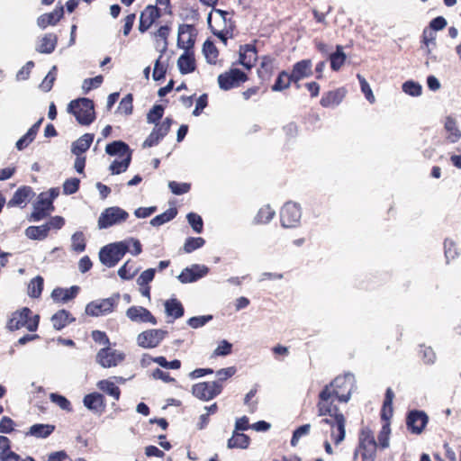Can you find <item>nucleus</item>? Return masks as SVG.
Returning a JSON list of instances; mask_svg holds the SVG:
<instances>
[{"label":"nucleus","instance_id":"obj_1","mask_svg":"<svg viewBox=\"0 0 461 461\" xmlns=\"http://www.w3.org/2000/svg\"><path fill=\"white\" fill-rule=\"evenodd\" d=\"M214 23H212V13L209 14L207 21L212 34L216 36L224 45L228 40L234 37L236 23L233 20V13L221 9H214Z\"/></svg>","mask_w":461,"mask_h":461},{"label":"nucleus","instance_id":"obj_2","mask_svg":"<svg viewBox=\"0 0 461 461\" xmlns=\"http://www.w3.org/2000/svg\"><path fill=\"white\" fill-rule=\"evenodd\" d=\"M68 111L82 125H89L95 120V104L88 98L72 100L68 104Z\"/></svg>","mask_w":461,"mask_h":461},{"label":"nucleus","instance_id":"obj_3","mask_svg":"<svg viewBox=\"0 0 461 461\" xmlns=\"http://www.w3.org/2000/svg\"><path fill=\"white\" fill-rule=\"evenodd\" d=\"M355 376L348 373L344 375L337 376L330 384L325 387H330V392L336 396L337 401L347 402L349 401L351 393L355 387Z\"/></svg>","mask_w":461,"mask_h":461},{"label":"nucleus","instance_id":"obj_4","mask_svg":"<svg viewBox=\"0 0 461 461\" xmlns=\"http://www.w3.org/2000/svg\"><path fill=\"white\" fill-rule=\"evenodd\" d=\"M39 321V315L32 316L31 310L24 307L13 313L12 317L8 321L7 328L10 330H16L25 327L29 331H35L38 328Z\"/></svg>","mask_w":461,"mask_h":461},{"label":"nucleus","instance_id":"obj_5","mask_svg":"<svg viewBox=\"0 0 461 461\" xmlns=\"http://www.w3.org/2000/svg\"><path fill=\"white\" fill-rule=\"evenodd\" d=\"M377 444L372 431L368 428H363L359 434L358 447L354 454L357 458L361 454L363 461H375Z\"/></svg>","mask_w":461,"mask_h":461},{"label":"nucleus","instance_id":"obj_6","mask_svg":"<svg viewBox=\"0 0 461 461\" xmlns=\"http://www.w3.org/2000/svg\"><path fill=\"white\" fill-rule=\"evenodd\" d=\"M127 253V247L124 243L114 242L103 247L99 251L100 262L107 267H113Z\"/></svg>","mask_w":461,"mask_h":461},{"label":"nucleus","instance_id":"obj_7","mask_svg":"<svg viewBox=\"0 0 461 461\" xmlns=\"http://www.w3.org/2000/svg\"><path fill=\"white\" fill-rule=\"evenodd\" d=\"M248 80V74L237 68H230L220 74L217 78L219 87L224 91L240 87Z\"/></svg>","mask_w":461,"mask_h":461},{"label":"nucleus","instance_id":"obj_8","mask_svg":"<svg viewBox=\"0 0 461 461\" xmlns=\"http://www.w3.org/2000/svg\"><path fill=\"white\" fill-rule=\"evenodd\" d=\"M120 301V294H113L109 298L99 299L86 304V313L89 316L98 317L107 315L113 312Z\"/></svg>","mask_w":461,"mask_h":461},{"label":"nucleus","instance_id":"obj_9","mask_svg":"<svg viewBox=\"0 0 461 461\" xmlns=\"http://www.w3.org/2000/svg\"><path fill=\"white\" fill-rule=\"evenodd\" d=\"M330 387H324L320 393L319 402L317 404L319 416H329V419H334L336 415H343L338 411L337 406L334 404L337 400L336 396L330 393Z\"/></svg>","mask_w":461,"mask_h":461},{"label":"nucleus","instance_id":"obj_10","mask_svg":"<svg viewBox=\"0 0 461 461\" xmlns=\"http://www.w3.org/2000/svg\"><path fill=\"white\" fill-rule=\"evenodd\" d=\"M222 391V384L219 381L203 382L193 385L192 393L203 401H210L219 395Z\"/></svg>","mask_w":461,"mask_h":461},{"label":"nucleus","instance_id":"obj_11","mask_svg":"<svg viewBox=\"0 0 461 461\" xmlns=\"http://www.w3.org/2000/svg\"><path fill=\"white\" fill-rule=\"evenodd\" d=\"M173 119L170 117L165 118L161 122L155 123V126L149 135L144 140L143 148H151L159 143V141L167 135L170 131Z\"/></svg>","mask_w":461,"mask_h":461},{"label":"nucleus","instance_id":"obj_12","mask_svg":"<svg viewBox=\"0 0 461 461\" xmlns=\"http://www.w3.org/2000/svg\"><path fill=\"white\" fill-rule=\"evenodd\" d=\"M128 217V213L119 207L107 208L101 213L98 219L99 229H106L114 224H119L124 221Z\"/></svg>","mask_w":461,"mask_h":461},{"label":"nucleus","instance_id":"obj_13","mask_svg":"<svg viewBox=\"0 0 461 461\" xmlns=\"http://www.w3.org/2000/svg\"><path fill=\"white\" fill-rule=\"evenodd\" d=\"M125 358V354L116 349H111L109 347L101 348L96 354V362L104 368H110L118 366Z\"/></svg>","mask_w":461,"mask_h":461},{"label":"nucleus","instance_id":"obj_14","mask_svg":"<svg viewBox=\"0 0 461 461\" xmlns=\"http://www.w3.org/2000/svg\"><path fill=\"white\" fill-rule=\"evenodd\" d=\"M258 59L256 41L253 43L240 45L239 48L238 63L248 70H250Z\"/></svg>","mask_w":461,"mask_h":461},{"label":"nucleus","instance_id":"obj_15","mask_svg":"<svg viewBox=\"0 0 461 461\" xmlns=\"http://www.w3.org/2000/svg\"><path fill=\"white\" fill-rule=\"evenodd\" d=\"M276 68V59L271 55H263L259 58L257 75L261 83L271 80Z\"/></svg>","mask_w":461,"mask_h":461},{"label":"nucleus","instance_id":"obj_16","mask_svg":"<svg viewBox=\"0 0 461 461\" xmlns=\"http://www.w3.org/2000/svg\"><path fill=\"white\" fill-rule=\"evenodd\" d=\"M166 332L162 330H148L137 336V344L143 348L158 347L163 340Z\"/></svg>","mask_w":461,"mask_h":461},{"label":"nucleus","instance_id":"obj_17","mask_svg":"<svg viewBox=\"0 0 461 461\" xmlns=\"http://www.w3.org/2000/svg\"><path fill=\"white\" fill-rule=\"evenodd\" d=\"M312 61L310 59H301L292 67L291 75L296 88H300L301 80L312 77Z\"/></svg>","mask_w":461,"mask_h":461},{"label":"nucleus","instance_id":"obj_18","mask_svg":"<svg viewBox=\"0 0 461 461\" xmlns=\"http://www.w3.org/2000/svg\"><path fill=\"white\" fill-rule=\"evenodd\" d=\"M301 209L298 203H285L280 211L282 226L291 228L300 221Z\"/></svg>","mask_w":461,"mask_h":461},{"label":"nucleus","instance_id":"obj_19","mask_svg":"<svg viewBox=\"0 0 461 461\" xmlns=\"http://www.w3.org/2000/svg\"><path fill=\"white\" fill-rule=\"evenodd\" d=\"M196 39V32L194 25L181 24L178 28L177 44L185 51H192Z\"/></svg>","mask_w":461,"mask_h":461},{"label":"nucleus","instance_id":"obj_20","mask_svg":"<svg viewBox=\"0 0 461 461\" xmlns=\"http://www.w3.org/2000/svg\"><path fill=\"white\" fill-rule=\"evenodd\" d=\"M321 423L330 426V436L336 445L340 444L344 440L346 436V420L343 415H336L334 419L325 418L321 420Z\"/></svg>","mask_w":461,"mask_h":461},{"label":"nucleus","instance_id":"obj_21","mask_svg":"<svg viewBox=\"0 0 461 461\" xmlns=\"http://www.w3.org/2000/svg\"><path fill=\"white\" fill-rule=\"evenodd\" d=\"M160 16L161 12L157 5H147L140 15L139 31L141 33L146 32Z\"/></svg>","mask_w":461,"mask_h":461},{"label":"nucleus","instance_id":"obj_22","mask_svg":"<svg viewBox=\"0 0 461 461\" xmlns=\"http://www.w3.org/2000/svg\"><path fill=\"white\" fill-rule=\"evenodd\" d=\"M208 271L209 268L203 265H193L185 268L177 278L183 284L192 283L204 276Z\"/></svg>","mask_w":461,"mask_h":461},{"label":"nucleus","instance_id":"obj_23","mask_svg":"<svg viewBox=\"0 0 461 461\" xmlns=\"http://www.w3.org/2000/svg\"><path fill=\"white\" fill-rule=\"evenodd\" d=\"M348 91L345 87H339L324 93L320 100V104L324 108L339 105L346 97Z\"/></svg>","mask_w":461,"mask_h":461},{"label":"nucleus","instance_id":"obj_24","mask_svg":"<svg viewBox=\"0 0 461 461\" xmlns=\"http://www.w3.org/2000/svg\"><path fill=\"white\" fill-rule=\"evenodd\" d=\"M126 316L134 322H149L156 324L157 320L151 312L141 306H131L126 311Z\"/></svg>","mask_w":461,"mask_h":461},{"label":"nucleus","instance_id":"obj_25","mask_svg":"<svg viewBox=\"0 0 461 461\" xmlns=\"http://www.w3.org/2000/svg\"><path fill=\"white\" fill-rule=\"evenodd\" d=\"M64 16V7L58 5L50 13H45L37 19V24L40 28L45 29L48 26L56 25Z\"/></svg>","mask_w":461,"mask_h":461},{"label":"nucleus","instance_id":"obj_26","mask_svg":"<svg viewBox=\"0 0 461 461\" xmlns=\"http://www.w3.org/2000/svg\"><path fill=\"white\" fill-rule=\"evenodd\" d=\"M428 422V417L423 411H411L407 417L408 429L415 434H420Z\"/></svg>","mask_w":461,"mask_h":461},{"label":"nucleus","instance_id":"obj_27","mask_svg":"<svg viewBox=\"0 0 461 461\" xmlns=\"http://www.w3.org/2000/svg\"><path fill=\"white\" fill-rule=\"evenodd\" d=\"M83 403L89 411L100 412L104 408V398L101 393H92L84 397Z\"/></svg>","mask_w":461,"mask_h":461},{"label":"nucleus","instance_id":"obj_28","mask_svg":"<svg viewBox=\"0 0 461 461\" xmlns=\"http://www.w3.org/2000/svg\"><path fill=\"white\" fill-rule=\"evenodd\" d=\"M177 66L181 74L185 75L195 70V59L193 51H185L177 60Z\"/></svg>","mask_w":461,"mask_h":461},{"label":"nucleus","instance_id":"obj_29","mask_svg":"<svg viewBox=\"0 0 461 461\" xmlns=\"http://www.w3.org/2000/svg\"><path fill=\"white\" fill-rule=\"evenodd\" d=\"M294 84V78L291 73H288L286 70H281L271 86V90L273 92H284Z\"/></svg>","mask_w":461,"mask_h":461},{"label":"nucleus","instance_id":"obj_30","mask_svg":"<svg viewBox=\"0 0 461 461\" xmlns=\"http://www.w3.org/2000/svg\"><path fill=\"white\" fill-rule=\"evenodd\" d=\"M58 43V36L55 33H47L40 41L36 50L42 54L52 53Z\"/></svg>","mask_w":461,"mask_h":461},{"label":"nucleus","instance_id":"obj_31","mask_svg":"<svg viewBox=\"0 0 461 461\" xmlns=\"http://www.w3.org/2000/svg\"><path fill=\"white\" fill-rule=\"evenodd\" d=\"M79 291V287L77 285L71 286L70 288H56L51 293V298L55 302L66 303L76 297Z\"/></svg>","mask_w":461,"mask_h":461},{"label":"nucleus","instance_id":"obj_32","mask_svg":"<svg viewBox=\"0 0 461 461\" xmlns=\"http://www.w3.org/2000/svg\"><path fill=\"white\" fill-rule=\"evenodd\" d=\"M53 211V203H34L33 211L29 220L32 221H39L49 216Z\"/></svg>","mask_w":461,"mask_h":461},{"label":"nucleus","instance_id":"obj_33","mask_svg":"<svg viewBox=\"0 0 461 461\" xmlns=\"http://www.w3.org/2000/svg\"><path fill=\"white\" fill-rule=\"evenodd\" d=\"M105 152L110 156L118 155L119 158H123L127 156V154H131V150L128 144L122 140H114L107 144L105 147Z\"/></svg>","mask_w":461,"mask_h":461},{"label":"nucleus","instance_id":"obj_34","mask_svg":"<svg viewBox=\"0 0 461 461\" xmlns=\"http://www.w3.org/2000/svg\"><path fill=\"white\" fill-rule=\"evenodd\" d=\"M94 140V134L85 133L72 144V152L78 156L86 152Z\"/></svg>","mask_w":461,"mask_h":461},{"label":"nucleus","instance_id":"obj_35","mask_svg":"<svg viewBox=\"0 0 461 461\" xmlns=\"http://www.w3.org/2000/svg\"><path fill=\"white\" fill-rule=\"evenodd\" d=\"M444 128L447 131V140L455 143L461 138V131L456 126V122L454 118L448 116L446 118Z\"/></svg>","mask_w":461,"mask_h":461},{"label":"nucleus","instance_id":"obj_36","mask_svg":"<svg viewBox=\"0 0 461 461\" xmlns=\"http://www.w3.org/2000/svg\"><path fill=\"white\" fill-rule=\"evenodd\" d=\"M165 312L167 316L178 319L184 315V307L176 298L167 300L164 303Z\"/></svg>","mask_w":461,"mask_h":461},{"label":"nucleus","instance_id":"obj_37","mask_svg":"<svg viewBox=\"0 0 461 461\" xmlns=\"http://www.w3.org/2000/svg\"><path fill=\"white\" fill-rule=\"evenodd\" d=\"M50 226L45 224L41 226H30L25 230V235L28 239L33 240H42L48 237Z\"/></svg>","mask_w":461,"mask_h":461},{"label":"nucleus","instance_id":"obj_38","mask_svg":"<svg viewBox=\"0 0 461 461\" xmlns=\"http://www.w3.org/2000/svg\"><path fill=\"white\" fill-rule=\"evenodd\" d=\"M75 319L72 318L68 312L65 310H60L58 312H56L52 318L51 322L53 327L59 330L66 327L68 323L73 321Z\"/></svg>","mask_w":461,"mask_h":461},{"label":"nucleus","instance_id":"obj_39","mask_svg":"<svg viewBox=\"0 0 461 461\" xmlns=\"http://www.w3.org/2000/svg\"><path fill=\"white\" fill-rule=\"evenodd\" d=\"M249 444V438L247 435L234 430L231 438L228 440L227 447L229 448H247Z\"/></svg>","mask_w":461,"mask_h":461},{"label":"nucleus","instance_id":"obj_40","mask_svg":"<svg viewBox=\"0 0 461 461\" xmlns=\"http://www.w3.org/2000/svg\"><path fill=\"white\" fill-rule=\"evenodd\" d=\"M346 54L340 45H337L336 51L330 56V68L333 71H339L346 61Z\"/></svg>","mask_w":461,"mask_h":461},{"label":"nucleus","instance_id":"obj_41","mask_svg":"<svg viewBox=\"0 0 461 461\" xmlns=\"http://www.w3.org/2000/svg\"><path fill=\"white\" fill-rule=\"evenodd\" d=\"M97 387L101 391L104 392L108 395L112 396L114 400L118 401L120 398L121 391L118 386L114 384L113 382L104 379L101 380L97 383Z\"/></svg>","mask_w":461,"mask_h":461},{"label":"nucleus","instance_id":"obj_42","mask_svg":"<svg viewBox=\"0 0 461 461\" xmlns=\"http://www.w3.org/2000/svg\"><path fill=\"white\" fill-rule=\"evenodd\" d=\"M54 430V426L49 424H34L30 428L28 435L39 438H47Z\"/></svg>","mask_w":461,"mask_h":461},{"label":"nucleus","instance_id":"obj_43","mask_svg":"<svg viewBox=\"0 0 461 461\" xmlns=\"http://www.w3.org/2000/svg\"><path fill=\"white\" fill-rule=\"evenodd\" d=\"M35 196L32 188L28 185H23L17 189L14 197L9 202H31Z\"/></svg>","mask_w":461,"mask_h":461},{"label":"nucleus","instance_id":"obj_44","mask_svg":"<svg viewBox=\"0 0 461 461\" xmlns=\"http://www.w3.org/2000/svg\"><path fill=\"white\" fill-rule=\"evenodd\" d=\"M276 214V211L270 206L269 203H266L258 210L255 221L257 223H267L270 221Z\"/></svg>","mask_w":461,"mask_h":461},{"label":"nucleus","instance_id":"obj_45","mask_svg":"<svg viewBox=\"0 0 461 461\" xmlns=\"http://www.w3.org/2000/svg\"><path fill=\"white\" fill-rule=\"evenodd\" d=\"M139 268L135 263L128 260L118 270L119 276L123 280H130L135 276Z\"/></svg>","mask_w":461,"mask_h":461},{"label":"nucleus","instance_id":"obj_46","mask_svg":"<svg viewBox=\"0 0 461 461\" xmlns=\"http://www.w3.org/2000/svg\"><path fill=\"white\" fill-rule=\"evenodd\" d=\"M120 158V160L114 159L110 165V170L112 174L117 175L125 172L131 161V154H127V156Z\"/></svg>","mask_w":461,"mask_h":461},{"label":"nucleus","instance_id":"obj_47","mask_svg":"<svg viewBox=\"0 0 461 461\" xmlns=\"http://www.w3.org/2000/svg\"><path fill=\"white\" fill-rule=\"evenodd\" d=\"M43 289V278L40 276L32 278L28 285V295L32 298L41 296Z\"/></svg>","mask_w":461,"mask_h":461},{"label":"nucleus","instance_id":"obj_48","mask_svg":"<svg viewBox=\"0 0 461 461\" xmlns=\"http://www.w3.org/2000/svg\"><path fill=\"white\" fill-rule=\"evenodd\" d=\"M203 51L209 63H216L219 56V51L212 41L209 40L205 41L203 46Z\"/></svg>","mask_w":461,"mask_h":461},{"label":"nucleus","instance_id":"obj_49","mask_svg":"<svg viewBox=\"0 0 461 461\" xmlns=\"http://www.w3.org/2000/svg\"><path fill=\"white\" fill-rule=\"evenodd\" d=\"M176 208H169L165 212L157 215L150 221V224L152 226H160L170 220H172L176 215Z\"/></svg>","mask_w":461,"mask_h":461},{"label":"nucleus","instance_id":"obj_50","mask_svg":"<svg viewBox=\"0 0 461 461\" xmlns=\"http://www.w3.org/2000/svg\"><path fill=\"white\" fill-rule=\"evenodd\" d=\"M71 249L76 252H83L86 249V239L82 231H76L71 237Z\"/></svg>","mask_w":461,"mask_h":461},{"label":"nucleus","instance_id":"obj_51","mask_svg":"<svg viewBox=\"0 0 461 461\" xmlns=\"http://www.w3.org/2000/svg\"><path fill=\"white\" fill-rule=\"evenodd\" d=\"M357 77L359 81L361 92L364 94L366 99L370 103L374 104L375 102V97L373 94V91L368 84V82L366 80V78L360 75L357 74Z\"/></svg>","mask_w":461,"mask_h":461},{"label":"nucleus","instance_id":"obj_52","mask_svg":"<svg viewBox=\"0 0 461 461\" xmlns=\"http://www.w3.org/2000/svg\"><path fill=\"white\" fill-rule=\"evenodd\" d=\"M164 106L161 104H155L147 114V122L149 123L160 122V119L164 115Z\"/></svg>","mask_w":461,"mask_h":461},{"label":"nucleus","instance_id":"obj_53","mask_svg":"<svg viewBox=\"0 0 461 461\" xmlns=\"http://www.w3.org/2000/svg\"><path fill=\"white\" fill-rule=\"evenodd\" d=\"M133 97L131 94L126 95L120 102L118 111L126 115L132 113L133 110Z\"/></svg>","mask_w":461,"mask_h":461},{"label":"nucleus","instance_id":"obj_54","mask_svg":"<svg viewBox=\"0 0 461 461\" xmlns=\"http://www.w3.org/2000/svg\"><path fill=\"white\" fill-rule=\"evenodd\" d=\"M50 399L52 402L56 403L60 409L67 411H72L70 402L63 395L52 393L50 394Z\"/></svg>","mask_w":461,"mask_h":461},{"label":"nucleus","instance_id":"obj_55","mask_svg":"<svg viewBox=\"0 0 461 461\" xmlns=\"http://www.w3.org/2000/svg\"><path fill=\"white\" fill-rule=\"evenodd\" d=\"M204 240L201 237L189 238L185 240L184 249L186 253H191L194 250L202 248L204 245Z\"/></svg>","mask_w":461,"mask_h":461},{"label":"nucleus","instance_id":"obj_56","mask_svg":"<svg viewBox=\"0 0 461 461\" xmlns=\"http://www.w3.org/2000/svg\"><path fill=\"white\" fill-rule=\"evenodd\" d=\"M56 66L52 67V68L50 70V72L46 75L44 79L42 80L41 84V88L44 92H49L51 90L54 81L56 80Z\"/></svg>","mask_w":461,"mask_h":461},{"label":"nucleus","instance_id":"obj_57","mask_svg":"<svg viewBox=\"0 0 461 461\" xmlns=\"http://www.w3.org/2000/svg\"><path fill=\"white\" fill-rule=\"evenodd\" d=\"M121 243H124L127 247V252H130L133 256H137L142 251L140 242L134 238L124 240L121 241Z\"/></svg>","mask_w":461,"mask_h":461},{"label":"nucleus","instance_id":"obj_58","mask_svg":"<svg viewBox=\"0 0 461 461\" xmlns=\"http://www.w3.org/2000/svg\"><path fill=\"white\" fill-rule=\"evenodd\" d=\"M232 344L229 341L223 339L220 341L217 348L214 349L212 356L213 357H225L231 353Z\"/></svg>","mask_w":461,"mask_h":461},{"label":"nucleus","instance_id":"obj_59","mask_svg":"<svg viewBox=\"0 0 461 461\" xmlns=\"http://www.w3.org/2000/svg\"><path fill=\"white\" fill-rule=\"evenodd\" d=\"M187 221L196 233H201L203 231V223L200 215L190 212L187 214Z\"/></svg>","mask_w":461,"mask_h":461},{"label":"nucleus","instance_id":"obj_60","mask_svg":"<svg viewBox=\"0 0 461 461\" xmlns=\"http://www.w3.org/2000/svg\"><path fill=\"white\" fill-rule=\"evenodd\" d=\"M390 433H391L390 424L389 423L384 424L379 432V435H378V441H379V445L381 447L386 448L389 447Z\"/></svg>","mask_w":461,"mask_h":461},{"label":"nucleus","instance_id":"obj_61","mask_svg":"<svg viewBox=\"0 0 461 461\" xmlns=\"http://www.w3.org/2000/svg\"><path fill=\"white\" fill-rule=\"evenodd\" d=\"M402 90L411 95V96H419L421 95V86L418 83H415L413 81H406L402 85Z\"/></svg>","mask_w":461,"mask_h":461},{"label":"nucleus","instance_id":"obj_62","mask_svg":"<svg viewBox=\"0 0 461 461\" xmlns=\"http://www.w3.org/2000/svg\"><path fill=\"white\" fill-rule=\"evenodd\" d=\"M168 186L173 194L178 195L186 194L191 188V185L188 183H179L176 181L169 182Z\"/></svg>","mask_w":461,"mask_h":461},{"label":"nucleus","instance_id":"obj_63","mask_svg":"<svg viewBox=\"0 0 461 461\" xmlns=\"http://www.w3.org/2000/svg\"><path fill=\"white\" fill-rule=\"evenodd\" d=\"M80 180L73 177L67 179L63 184V192L66 194H75L79 188Z\"/></svg>","mask_w":461,"mask_h":461},{"label":"nucleus","instance_id":"obj_64","mask_svg":"<svg viewBox=\"0 0 461 461\" xmlns=\"http://www.w3.org/2000/svg\"><path fill=\"white\" fill-rule=\"evenodd\" d=\"M444 247L445 256L447 261L450 259H454L458 255L456 243L452 240L447 239L445 240Z\"/></svg>","mask_w":461,"mask_h":461}]
</instances>
